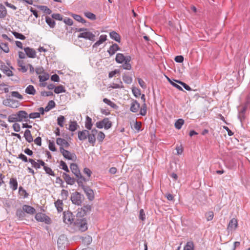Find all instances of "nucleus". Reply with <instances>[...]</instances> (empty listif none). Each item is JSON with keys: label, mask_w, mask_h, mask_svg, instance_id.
<instances>
[{"label": "nucleus", "mask_w": 250, "mask_h": 250, "mask_svg": "<svg viewBox=\"0 0 250 250\" xmlns=\"http://www.w3.org/2000/svg\"><path fill=\"white\" fill-rule=\"evenodd\" d=\"M132 91L134 96L136 98L139 97L141 95V90L139 88L133 87Z\"/></svg>", "instance_id": "50"}, {"label": "nucleus", "mask_w": 250, "mask_h": 250, "mask_svg": "<svg viewBox=\"0 0 250 250\" xmlns=\"http://www.w3.org/2000/svg\"><path fill=\"white\" fill-rule=\"evenodd\" d=\"M78 124L75 121H71L69 125V130L71 131H75L77 130Z\"/></svg>", "instance_id": "37"}, {"label": "nucleus", "mask_w": 250, "mask_h": 250, "mask_svg": "<svg viewBox=\"0 0 250 250\" xmlns=\"http://www.w3.org/2000/svg\"><path fill=\"white\" fill-rule=\"evenodd\" d=\"M131 61V57L130 56L126 57V61L125 62V63L123 64L122 67L124 69L130 70L131 69V65L129 63Z\"/></svg>", "instance_id": "27"}, {"label": "nucleus", "mask_w": 250, "mask_h": 250, "mask_svg": "<svg viewBox=\"0 0 250 250\" xmlns=\"http://www.w3.org/2000/svg\"><path fill=\"white\" fill-rule=\"evenodd\" d=\"M147 107L146 103H144L142 107L140 109V114L142 116H145L146 114Z\"/></svg>", "instance_id": "49"}, {"label": "nucleus", "mask_w": 250, "mask_h": 250, "mask_svg": "<svg viewBox=\"0 0 250 250\" xmlns=\"http://www.w3.org/2000/svg\"><path fill=\"white\" fill-rule=\"evenodd\" d=\"M19 194L23 196L24 198H26L28 196V194L27 193L26 190L23 188L22 187H20L19 188Z\"/></svg>", "instance_id": "48"}, {"label": "nucleus", "mask_w": 250, "mask_h": 250, "mask_svg": "<svg viewBox=\"0 0 250 250\" xmlns=\"http://www.w3.org/2000/svg\"><path fill=\"white\" fill-rule=\"evenodd\" d=\"M184 124V120L182 119H179L177 120L175 123V127L178 129H180L182 128V125Z\"/></svg>", "instance_id": "40"}, {"label": "nucleus", "mask_w": 250, "mask_h": 250, "mask_svg": "<svg viewBox=\"0 0 250 250\" xmlns=\"http://www.w3.org/2000/svg\"><path fill=\"white\" fill-rule=\"evenodd\" d=\"M29 162L31 163L32 166L35 168L37 169L40 168V165L39 164L38 161L36 162L32 159H29Z\"/></svg>", "instance_id": "56"}, {"label": "nucleus", "mask_w": 250, "mask_h": 250, "mask_svg": "<svg viewBox=\"0 0 250 250\" xmlns=\"http://www.w3.org/2000/svg\"><path fill=\"white\" fill-rule=\"evenodd\" d=\"M60 166L61 167V168L66 172H68L69 171V169L66 163L64 162L61 161L60 162Z\"/></svg>", "instance_id": "59"}, {"label": "nucleus", "mask_w": 250, "mask_h": 250, "mask_svg": "<svg viewBox=\"0 0 250 250\" xmlns=\"http://www.w3.org/2000/svg\"><path fill=\"white\" fill-rule=\"evenodd\" d=\"M12 96L17 98L21 100L23 99L22 96L20 94L18 91H12L11 92Z\"/></svg>", "instance_id": "55"}, {"label": "nucleus", "mask_w": 250, "mask_h": 250, "mask_svg": "<svg viewBox=\"0 0 250 250\" xmlns=\"http://www.w3.org/2000/svg\"><path fill=\"white\" fill-rule=\"evenodd\" d=\"M18 66H19V70L23 72V73H25L27 71V67H26L24 65V62H23V61H21V60H19L18 61Z\"/></svg>", "instance_id": "26"}, {"label": "nucleus", "mask_w": 250, "mask_h": 250, "mask_svg": "<svg viewBox=\"0 0 250 250\" xmlns=\"http://www.w3.org/2000/svg\"><path fill=\"white\" fill-rule=\"evenodd\" d=\"M115 60L117 62L119 63H122L126 61V57H125L122 53H118L116 55Z\"/></svg>", "instance_id": "21"}, {"label": "nucleus", "mask_w": 250, "mask_h": 250, "mask_svg": "<svg viewBox=\"0 0 250 250\" xmlns=\"http://www.w3.org/2000/svg\"><path fill=\"white\" fill-rule=\"evenodd\" d=\"M45 21L50 28H54L55 26V22L53 18L49 17H45Z\"/></svg>", "instance_id": "34"}, {"label": "nucleus", "mask_w": 250, "mask_h": 250, "mask_svg": "<svg viewBox=\"0 0 250 250\" xmlns=\"http://www.w3.org/2000/svg\"><path fill=\"white\" fill-rule=\"evenodd\" d=\"M63 177L67 184L72 185L74 184V179L71 178L68 174L64 173L63 174Z\"/></svg>", "instance_id": "23"}, {"label": "nucleus", "mask_w": 250, "mask_h": 250, "mask_svg": "<svg viewBox=\"0 0 250 250\" xmlns=\"http://www.w3.org/2000/svg\"><path fill=\"white\" fill-rule=\"evenodd\" d=\"M65 121L64 117L63 116H60L57 119V124L61 127L63 126L64 122Z\"/></svg>", "instance_id": "47"}, {"label": "nucleus", "mask_w": 250, "mask_h": 250, "mask_svg": "<svg viewBox=\"0 0 250 250\" xmlns=\"http://www.w3.org/2000/svg\"><path fill=\"white\" fill-rule=\"evenodd\" d=\"M123 79L125 83L128 84L131 83L132 81V78L130 76L127 75L123 76Z\"/></svg>", "instance_id": "51"}, {"label": "nucleus", "mask_w": 250, "mask_h": 250, "mask_svg": "<svg viewBox=\"0 0 250 250\" xmlns=\"http://www.w3.org/2000/svg\"><path fill=\"white\" fill-rule=\"evenodd\" d=\"M63 221L67 224H71L74 221V216L73 214L69 211L63 212Z\"/></svg>", "instance_id": "7"}, {"label": "nucleus", "mask_w": 250, "mask_h": 250, "mask_svg": "<svg viewBox=\"0 0 250 250\" xmlns=\"http://www.w3.org/2000/svg\"><path fill=\"white\" fill-rule=\"evenodd\" d=\"M49 149L52 151H55L56 150L55 145L54 142H49L48 145Z\"/></svg>", "instance_id": "64"}, {"label": "nucleus", "mask_w": 250, "mask_h": 250, "mask_svg": "<svg viewBox=\"0 0 250 250\" xmlns=\"http://www.w3.org/2000/svg\"><path fill=\"white\" fill-rule=\"evenodd\" d=\"M0 48L5 53H8L10 50L8 43L3 42L0 41Z\"/></svg>", "instance_id": "29"}, {"label": "nucleus", "mask_w": 250, "mask_h": 250, "mask_svg": "<svg viewBox=\"0 0 250 250\" xmlns=\"http://www.w3.org/2000/svg\"><path fill=\"white\" fill-rule=\"evenodd\" d=\"M3 72L8 77L13 75L12 71L8 67H6V68L3 69Z\"/></svg>", "instance_id": "60"}, {"label": "nucleus", "mask_w": 250, "mask_h": 250, "mask_svg": "<svg viewBox=\"0 0 250 250\" xmlns=\"http://www.w3.org/2000/svg\"><path fill=\"white\" fill-rule=\"evenodd\" d=\"M78 135L80 140H84L88 138V136H89V131L86 130L79 131L78 133Z\"/></svg>", "instance_id": "16"}, {"label": "nucleus", "mask_w": 250, "mask_h": 250, "mask_svg": "<svg viewBox=\"0 0 250 250\" xmlns=\"http://www.w3.org/2000/svg\"><path fill=\"white\" fill-rule=\"evenodd\" d=\"M84 16L88 19L91 20H95L96 19V15L90 12H86L84 13Z\"/></svg>", "instance_id": "45"}, {"label": "nucleus", "mask_w": 250, "mask_h": 250, "mask_svg": "<svg viewBox=\"0 0 250 250\" xmlns=\"http://www.w3.org/2000/svg\"><path fill=\"white\" fill-rule=\"evenodd\" d=\"M40 117V113L38 112H33L28 115V118L30 119H36Z\"/></svg>", "instance_id": "57"}, {"label": "nucleus", "mask_w": 250, "mask_h": 250, "mask_svg": "<svg viewBox=\"0 0 250 250\" xmlns=\"http://www.w3.org/2000/svg\"><path fill=\"white\" fill-rule=\"evenodd\" d=\"M103 102L114 109H117L118 108V106L116 104L107 98H104L103 99Z\"/></svg>", "instance_id": "30"}, {"label": "nucleus", "mask_w": 250, "mask_h": 250, "mask_svg": "<svg viewBox=\"0 0 250 250\" xmlns=\"http://www.w3.org/2000/svg\"><path fill=\"white\" fill-rule=\"evenodd\" d=\"M107 36L106 35H102L100 36L99 39L93 45V48H96L103 43L106 40Z\"/></svg>", "instance_id": "17"}, {"label": "nucleus", "mask_w": 250, "mask_h": 250, "mask_svg": "<svg viewBox=\"0 0 250 250\" xmlns=\"http://www.w3.org/2000/svg\"><path fill=\"white\" fill-rule=\"evenodd\" d=\"M214 213L212 211H209L206 213V217L207 221H211L213 219Z\"/></svg>", "instance_id": "52"}, {"label": "nucleus", "mask_w": 250, "mask_h": 250, "mask_svg": "<svg viewBox=\"0 0 250 250\" xmlns=\"http://www.w3.org/2000/svg\"><path fill=\"white\" fill-rule=\"evenodd\" d=\"M12 34L14 36V37L16 39H19L21 40H24L25 39L26 37L22 34L18 33L15 31H13L12 32Z\"/></svg>", "instance_id": "44"}, {"label": "nucleus", "mask_w": 250, "mask_h": 250, "mask_svg": "<svg viewBox=\"0 0 250 250\" xmlns=\"http://www.w3.org/2000/svg\"><path fill=\"white\" fill-rule=\"evenodd\" d=\"M13 128L14 129V130L15 131V132H19L21 130V127H20V125L17 123H15L13 125Z\"/></svg>", "instance_id": "62"}, {"label": "nucleus", "mask_w": 250, "mask_h": 250, "mask_svg": "<svg viewBox=\"0 0 250 250\" xmlns=\"http://www.w3.org/2000/svg\"><path fill=\"white\" fill-rule=\"evenodd\" d=\"M141 125H142L141 122L136 121V122L134 124V127L135 130L139 131L141 130Z\"/></svg>", "instance_id": "63"}, {"label": "nucleus", "mask_w": 250, "mask_h": 250, "mask_svg": "<svg viewBox=\"0 0 250 250\" xmlns=\"http://www.w3.org/2000/svg\"><path fill=\"white\" fill-rule=\"evenodd\" d=\"M60 152L64 158L66 159L69 160H74L76 158V156L74 153H71L70 152L65 150L64 148H62L60 149Z\"/></svg>", "instance_id": "6"}, {"label": "nucleus", "mask_w": 250, "mask_h": 250, "mask_svg": "<svg viewBox=\"0 0 250 250\" xmlns=\"http://www.w3.org/2000/svg\"><path fill=\"white\" fill-rule=\"evenodd\" d=\"M55 106V103L53 100L50 101L47 105L45 108V111L47 112L49 111L52 108H54Z\"/></svg>", "instance_id": "41"}, {"label": "nucleus", "mask_w": 250, "mask_h": 250, "mask_svg": "<svg viewBox=\"0 0 250 250\" xmlns=\"http://www.w3.org/2000/svg\"><path fill=\"white\" fill-rule=\"evenodd\" d=\"M18 122H22L23 121H27L28 118V114L23 110H21L16 113Z\"/></svg>", "instance_id": "9"}, {"label": "nucleus", "mask_w": 250, "mask_h": 250, "mask_svg": "<svg viewBox=\"0 0 250 250\" xmlns=\"http://www.w3.org/2000/svg\"><path fill=\"white\" fill-rule=\"evenodd\" d=\"M238 227V221L236 218L231 219L228 225L227 229L229 231H232L235 230Z\"/></svg>", "instance_id": "10"}, {"label": "nucleus", "mask_w": 250, "mask_h": 250, "mask_svg": "<svg viewBox=\"0 0 250 250\" xmlns=\"http://www.w3.org/2000/svg\"><path fill=\"white\" fill-rule=\"evenodd\" d=\"M35 218L39 222H45L47 224L51 223L50 218L42 213H37L35 215Z\"/></svg>", "instance_id": "4"}, {"label": "nucleus", "mask_w": 250, "mask_h": 250, "mask_svg": "<svg viewBox=\"0 0 250 250\" xmlns=\"http://www.w3.org/2000/svg\"><path fill=\"white\" fill-rule=\"evenodd\" d=\"M56 143L60 146V149L62 148H67L69 146L68 142L64 139L58 138L56 140Z\"/></svg>", "instance_id": "12"}, {"label": "nucleus", "mask_w": 250, "mask_h": 250, "mask_svg": "<svg viewBox=\"0 0 250 250\" xmlns=\"http://www.w3.org/2000/svg\"><path fill=\"white\" fill-rule=\"evenodd\" d=\"M55 205L58 212H61L63 210V203L62 200L58 199L55 202Z\"/></svg>", "instance_id": "31"}, {"label": "nucleus", "mask_w": 250, "mask_h": 250, "mask_svg": "<svg viewBox=\"0 0 250 250\" xmlns=\"http://www.w3.org/2000/svg\"><path fill=\"white\" fill-rule=\"evenodd\" d=\"M70 15L77 21L82 22L85 23V20L83 19L80 15L75 14H71Z\"/></svg>", "instance_id": "38"}, {"label": "nucleus", "mask_w": 250, "mask_h": 250, "mask_svg": "<svg viewBox=\"0 0 250 250\" xmlns=\"http://www.w3.org/2000/svg\"><path fill=\"white\" fill-rule=\"evenodd\" d=\"M139 219L144 221L146 219V215L143 209H141L139 211Z\"/></svg>", "instance_id": "58"}, {"label": "nucleus", "mask_w": 250, "mask_h": 250, "mask_svg": "<svg viewBox=\"0 0 250 250\" xmlns=\"http://www.w3.org/2000/svg\"><path fill=\"white\" fill-rule=\"evenodd\" d=\"M97 130L96 129H93L91 130V134L89 133V136H88V142L89 143L91 144L92 146H94L95 143V135L96 134H97Z\"/></svg>", "instance_id": "15"}, {"label": "nucleus", "mask_w": 250, "mask_h": 250, "mask_svg": "<svg viewBox=\"0 0 250 250\" xmlns=\"http://www.w3.org/2000/svg\"><path fill=\"white\" fill-rule=\"evenodd\" d=\"M82 188L84 191V193L86 194L88 200L90 201H92L94 199V193L93 190H92L89 187L84 186L83 185L82 186Z\"/></svg>", "instance_id": "8"}, {"label": "nucleus", "mask_w": 250, "mask_h": 250, "mask_svg": "<svg viewBox=\"0 0 250 250\" xmlns=\"http://www.w3.org/2000/svg\"><path fill=\"white\" fill-rule=\"evenodd\" d=\"M43 169H44L45 172L51 176H54L55 174L53 171L52 170V169L50 167H47L46 166H44L43 167Z\"/></svg>", "instance_id": "54"}, {"label": "nucleus", "mask_w": 250, "mask_h": 250, "mask_svg": "<svg viewBox=\"0 0 250 250\" xmlns=\"http://www.w3.org/2000/svg\"><path fill=\"white\" fill-rule=\"evenodd\" d=\"M16 215L20 220H22L25 216L24 211L21 209H18L16 211Z\"/></svg>", "instance_id": "43"}, {"label": "nucleus", "mask_w": 250, "mask_h": 250, "mask_svg": "<svg viewBox=\"0 0 250 250\" xmlns=\"http://www.w3.org/2000/svg\"><path fill=\"white\" fill-rule=\"evenodd\" d=\"M79 31L82 32L78 36V37L79 38H84L93 42L95 40V35H94L92 32L88 31L87 29L80 28L79 30Z\"/></svg>", "instance_id": "1"}, {"label": "nucleus", "mask_w": 250, "mask_h": 250, "mask_svg": "<svg viewBox=\"0 0 250 250\" xmlns=\"http://www.w3.org/2000/svg\"><path fill=\"white\" fill-rule=\"evenodd\" d=\"M109 87H111L113 89L116 88H124V85L123 83L120 79H118V83H112L110 84Z\"/></svg>", "instance_id": "32"}, {"label": "nucleus", "mask_w": 250, "mask_h": 250, "mask_svg": "<svg viewBox=\"0 0 250 250\" xmlns=\"http://www.w3.org/2000/svg\"><path fill=\"white\" fill-rule=\"evenodd\" d=\"M71 200L73 204L78 206L81 205L82 195L80 193L76 192L71 195Z\"/></svg>", "instance_id": "5"}, {"label": "nucleus", "mask_w": 250, "mask_h": 250, "mask_svg": "<svg viewBox=\"0 0 250 250\" xmlns=\"http://www.w3.org/2000/svg\"><path fill=\"white\" fill-rule=\"evenodd\" d=\"M39 79L40 82H44L49 79V75L48 73H43L39 76Z\"/></svg>", "instance_id": "36"}, {"label": "nucleus", "mask_w": 250, "mask_h": 250, "mask_svg": "<svg viewBox=\"0 0 250 250\" xmlns=\"http://www.w3.org/2000/svg\"><path fill=\"white\" fill-rule=\"evenodd\" d=\"M16 103L15 100L9 99L5 101L4 104L11 107L15 108L17 107V104H15Z\"/></svg>", "instance_id": "33"}, {"label": "nucleus", "mask_w": 250, "mask_h": 250, "mask_svg": "<svg viewBox=\"0 0 250 250\" xmlns=\"http://www.w3.org/2000/svg\"><path fill=\"white\" fill-rule=\"evenodd\" d=\"M9 185L13 190H16L18 188V182L16 178H11L10 179Z\"/></svg>", "instance_id": "20"}, {"label": "nucleus", "mask_w": 250, "mask_h": 250, "mask_svg": "<svg viewBox=\"0 0 250 250\" xmlns=\"http://www.w3.org/2000/svg\"><path fill=\"white\" fill-rule=\"evenodd\" d=\"M7 15V11L5 7L0 3V19H4Z\"/></svg>", "instance_id": "22"}, {"label": "nucleus", "mask_w": 250, "mask_h": 250, "mask_svg": "<svg viewBox=\"0 0 250 250\" xmlns=\"http://www.w3.org/2000/svg\"><path fill=\"white\" fill-rule=\"evenodd\" d=\"M92 126V119L88 116L86 117L85 127L86 129L90 130Z\"/></svg>", "instance_id": "35"}, {"label": "nucleus", "mask_w": 250, "mask_h": 250, "mask_svg": "<svg viewBox=\"0 0 250 250\" xmlns=\"http://www.w3.org/2000/svg\"><path fill=\"white\" fill-rule=\"evenodd\" d=\"M110 37L114 40L115 41L120 42L121 41V38L119 34L115 31H112L109 34Z\"/></svg>", "instance_id": "28"}, {"label": "nucleus", "mask_w": 250, "mask_h": 250, "mask_svg": "<svg viewBox=\"0 0 250 250\" xmlns=\"http://www.w3.org/2000/svg\"><path fill=\"white\" fill-rule=\"evenodd\" d=\"M65 88L62 85H59L55 87L54 92L56 94L63 93L65 92Z\"/></svg>", "instance_id": "39"}, {"label": "nucleus", "mask_w": 250, "mask_h": 250, "mask_svg": "<svg viewBox=\"0 0 250 250\" xmlns=\"http://www.w3.org/2000/svg\"><path fill=\"white\" fill-rule=\"evenodd\" d=\"M24 137H25V140L28 143L32 142L33 141V139L31 134V132L28 129H27L25 131L24 133Z\"/></svg>", "instance_id": "25"}, {"label": "nucleus", "mask_w": 250, "mask_h": 250, "mask_svg": "<svg viewBox=\"0 0 250 250\" xmlns=\"http://www.w3.org/2000/svg\"><path fill=\"white\" fill-rule=\"evenodd\" d=\"M140 108V104L136 100H133L130 104V110L133 113L137 112Z\"/></svg>", "instance_id": "14"}, {"label": "nucleus", "mask_w": 250, "mask_h": 250, "mask_svg": "<svg viewBox=\"0 0 250 250\" xmlns=\"http://www.w3.org/2000/svg\"><path fill=\"white\" fill-rule=\"evenodd\" d=\"M24 50L26 55L30 58H35L36 57V52L33 48L27 47L24 48Z\"/></svg>", "instance_id": "13"}, {"label": "nucleus", "mask_w": 250, "mask_h": 250, "mask_svg": "<svg viewBox=\"0 0 250 250\" xmlns=\"http://www.w3.org/2000/svg\"><path fill=\"white\" fill-rule=\"evenodd\" d=\"M184 250H194V245L192 242H188L184 248Z\"/></svg>", "instance_id": "46"}, {"label": "nucleus", "mask_w": 250, "mask_h": 250, "mask_svg": "<svg viewBox=\"0 0 250 250\" xmlns=\"http://www.w3.org/2000/svg\"><path fill=\"white\" fill-rule=\"evenodd\" d=\"M70 169L76 177L78 178V183L79 185L80 183H82V181H86L85 178L82 176L79 167L76 164H72L70 165Z\"/></svg>", "instance_id": "2"}, {"label": "nucleus", "mask_w": 250, "mask_h": 250, "mask_svg": "<svg viewBox=\"0 0 250 250\" xmlns=\"http://www.w3.org/2000/svg\"><path fill=\"white\" fill-rule=\"evenodd\" d=\"M25 92L28 94L34 95L36 93V90L32 85H29L26 88Z\"/></svg>", "instance_id": "24"}, {"label": "nucleus", "mask_w": 250, "mask_h": 250, "mask_svg": "<svg viewBox=\"0 0 250 250\" xmlns=\"http://www.w3.org/2000/svg\"><path fill=\"white\" fill-rule=\"evenodd\" d=\"M8 121L10 123H16L18 122L16 114H13L8 116Z\"/></svg>", "instance_id": "42"}, {"label": "nucleus", "mask_w": 250, "mask_h": 250, "mask_svg": "<svg viewBox=\"0 0 250 250\" xmlns=\"http://www.w3.org/2000/svg\"><path fill=\"white\" fill-rule=\"evenodd\" d=\"M120 50V47L116 43L113 44L108 50V52L110 56L114 55L117 51Z\"/></svg>", "instance_id": "18"}, {"label": "nucleus", "mask_w": 250, "mask_h": 250, "mask_svg": "<svg viewBox=\"0 0 250 250\" xmlns=\"http://www.w3.org/2000/svg\"><path fill=\"white\" fill-rule=\"evenodd\" d=\"M97 140L100 142H102L105 138L104 134L102 131H100L98 133L97 132Z\"/></svg>", "instance_id": "53"}, {"label": "nucleus", "mask_w": 250, "mask_h": 250, "mask_svg": "<svg viewBox=\"0 0 250 250\" xmlns=\"http://www.w3.org/2000/svg\"><path fill=\"white\" fill-rule=\"evenodd\" d=\"M22 210L27 213L33 214L35 212V209L31 206L28 205H23Z\"/></svg>", "instance_id": "19"}, {"label": "nucleus", "mask_w": 250, "mask_h": 250, "mask_svg": "<svg viewBox=\"0 0 250 250\" xmlns=\"http://www.w3.org/2000/svg\"><path fill=\"white\" fill-rule=\"evenodd\" d=\"M75 225L82 232L84 231L87 229V223L84 220H81L80 221L75 223Z\"/></svg>", "instance_id": "11"}, {"label": "nucleus", "mask_w": 250, "mask_h": 250, "mask_svg": "<svg viewBox=\"0 0 250 250\" xmlns=\"http://www.w3.org/2000/svg\"><path fill=\"white\" fill-rule=\"evenodd\" d=\"M95 125L98 128L101 129L104 127L105 129L107 130L111 127L112 122L108 118H105L102 121L97 122Z\"/></svg>", "instance_id": "3"}, {"label": "nucleus", "mask_w": 250, "mask_h": 250, "mask_svg": "<svg viewBox=\"0 0 250 250\" xmlns=\"http://www.w3.org/2000/svg\"><path fill=\"white\" fill-rule=\"evenodd\" d=\"M40 9L46 14H50L51 13V10L46 6H41Z\"/></svg>", "instance_id": "61"}]
</instances>
